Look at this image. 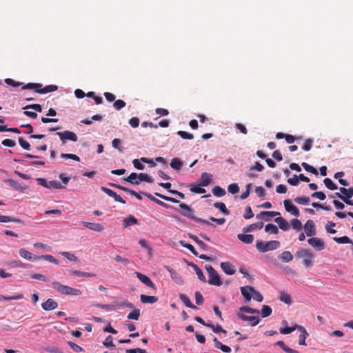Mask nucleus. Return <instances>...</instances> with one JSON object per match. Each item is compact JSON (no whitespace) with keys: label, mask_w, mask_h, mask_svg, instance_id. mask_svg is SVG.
Returning a JSON list of instances; mask_svg holds the SVG:
<instances>
[{"label":"nucleus","mask_w":353,"mask_h":353,"mask_svg":"<svg viewBox=\"0 0 353 353\" xmlns=\"http://www.w3.org/2000/svg\"><path fill=\"white\" fill-rule=\"evenodd\" d=\"M307 243L314 248L316 249L319 251H321L324 249L325 243L324 242L319 238L317 237H312L308 239Z\"/></svg>","instance_id":"10"},{"label":"nucleus","mask_w":353,"mask_h":353,"mask_svg":"<svg viewBox=\"0 0 353 353\" xmlns=\"http://www.w3.org/2000/svg\"><path fill=\"white\" fill-rule=\"evenodd\" d=\"M280 215V213L279 212H274V211H263L259 214L256 216L257 219H259L260 217H263L265 216H268L270 217H274L276 216Z\"/></svg>","instance_id":"41"},{"label":"nucleus","mask_w":353,"mask_h":353,"mask_svg":"<svg viewBox=\"0 0 353 353\" xmlns=\"http://www.w3.org/2000/svg\"><path fill=\"white\" fill-rule=\"evenodd\" d=\"M81 224L85 228L96 232H102L104 229L102 225L97 223L82 221Z\"/></svg>","instance_id":"15"},{"label":"nucleus","mask_w":353,"mask_h":353,"mask_svg":"<svg viewBox=\"0 0 353 353\" xmlns=\"http://www.w3.org/2000/svg\"><path fill=\"white\" fill-rule=\"evenodd\" d=\"M336 224L332 221H327V223L325 225V230L327 233L335 234L336 230L332 229V227H335Z\"/></svg>","instance_id":"62"},{"label":"nucleus","mask_w":353,"mask_h":353,"mask_svg":"<svg viewBox=\"0 0 353 353\" xmlns=\"http://www.w3.org/2000/svg\"><path fill=\"white\" fill-rule=\"evenodd\" d=\"M297 326H300V325L295 324L292 327H281L279 329V331H280V333H281L283 334H290L291 332H292L295 330H297V327H296Z\"/></svg>","instance_id":"44"},{"label":"nucleus","mask_w":353,"mask_h":353,"mask_svg":"<svg viewBox=\"0 0 353 353\" xmlns=\"http://www.w3.org/2000/svg\"><path fill=\"white\" fill-rule=\"evenodd\" d=\"M221 268L227 274L232 275L235 273V269L234 266L229 262H222L221 263Z\"/></svg>","instance_id":"18"},{"label":"nucleus","mask_w":353,"mask_h":353,"mask_svg":"<svg viewBox=\"0 0 353 353\" xmlns=\"http://www.w3.org/2000/svg\"><path fill=\"white\" fill-rule=\"evenodd\" d=\"M190 191L192 192L196 193V194H203L206 192V190L204 188L200 187L198 185H190Z\"/></svg>","instance_id":"52"},{"label":"nucleus","mask_w":353,"mask_h":353,"mask_svg":"<svg viewBox=\"0 0 353 353\" xmlns=\"http://www.w3.org/2000/svg\"><path fill=\"white\" fill-rule=\"evenodd\" d=\"M63 294L80 295L81 292L78 288H58Z\"/></svg>","instance_id":"20"},{"label":"nucleus","mask_w":353,"mask_h":353,"mask_svg":"<svg viewBox=\"0 0 353 353\" xmlns=\"http://www.w3.org/2000/svg\"><path fill=\"white\" fill-rule=\"evenodd\" d=\"M295 256L297 259H302V264L305 268H311L313 265L314 254L310 250L299 248L296 251Z\"/></svg>","instance_id":"1"},{"label":"nucleus","mask_w":353,"mask_h":353,"mask_svg":"<svg viewBox=\"0 0 353 353\" xmlns=\"http://www.w3.org/2000/svg\"><path fill=\"white\" fill-rule=\"evenodd\" d=\"M272 308L268 305H263L261 314L263 318L269 316L272 314Z\"/></svg>","instance_id":"48"},{"label":"nucleus","mask_w":353,"mask_h":353,"mask_svg":"<svg viewBox=\"0 0 353 353\" xmlns=\"http://www.w3.org/2000/svg\"><path fill=\"white\" fill-rule=\"evenodd\" d=\"M61 254L70 261H72L77 263L79 262V260L74 254H71L68 252H63L61 253Z\"/></svg>","instance_id":"54"},{"label":"nucleus","mask_w":353,"mask_h":353,"mask_svg":"<svg viewBox=\"0 0 353 353\" xmlns=\"http://www.w3.org/2000/svg\"><path fill=\"white\" fill-rule=\"evenodd\" d=\"M214 206L219 209L225 215H228L230 214V211L227 209L225 203L223 202L214 203Z\"/></svg>","instance_id":"33"},{"label":"nucleus","mask_w":353,"mask_h":353,"mask_svg":"<svg viewBox=\"0 0 353 353\" xmlns=\"http://www.w3.org/2000/svg\"><path fill=\"white\" fill-rule=\"evenodd\" d=\"M263 222L252 223V224L250 225L248 227L244 228L243 232H251V231L254 230L255 228L261 229L263 228Z\"/></svg>","instance_id":"37"},{"label":"nucleus","mask_w":353,"mask_h":353,"mask_svg":"<svg viewBox=\"0 0 353 353\" xmlns=\"http://www.w3.org/2000/svg\"><path fill=\"white\" fill-rule=\"evenodd\" d=\"M228 190L231 194H236L239 191V187L237 183H232L228 187Z\"/></svg>","instance_id":"60"},{"label":"nucleus","mask_w":353,"mask_h":353,"mask_svg":"<svg viewBox=\"0 0 353 353\" xmlns=\"http://www.w3.org/2000/svg\"><path fill=\"white\" fill-rule=\"evenodd\" d=\"M0 132H11L17 134H20L21 131L17 128H7L6 125H0Z\"/></svg>","instance_id":"49"},{"label":"nucleus","mask_w":353,"mask_h":353,"mask_svg":"<svg viewBox=\"0 0 353 353\" xmlns=\"http://www.w3.org/2000/svg\"><path fill=\"white\" fill-rule=\"evenodd\" d=\"M294 201L301 205H307L310 203V198L307 196H298L294 199Z\"/></svg>","instance_id":"51"},{"label":"nucleus","mask_w":353,"mask_h":353,"mask_svg":"<svg viewBox=\"0 0 353 353\" xmlns=\"http://www.w3.org/2000/svg\"><path fill=\"white\" fill-rule=\"evenodd\" d=\"M42 84L38 83H28L22 87L23 90H34L39 94H46L57 90L58 87L55 85H49L41 88Z\"/></svg>","instance_id":"2"},{"label":"nucleus","mask_w":353,"mask_h":353,"mask_svg":"<svg viewBox=\"0 0 353 353\" xmlns=\"http://www.w3.org/2000/svg\"><path fill=\"white\" fill-rule=\"evenodd\" d=\"M137 176L138 174L132 172L128 177L124 178L123 180L133 185H139V181Z\"/></svg>","instance_id":"27"},{"label":"nucleus","mask_w":353,"mask_h":353,"mask_svg":"<svg viewBox=\"0 0 353 353\" xmlns=\"http://www.w3.org/2000/svg\"><path fill=\"white\" fill-rule=\"evenodd\" d=\"M304 230L307 236H314L316 234L314 221L312 220H307L304 225Z\"/></svg>","instance_id":"13"},{"label":"nucleus","mask_w":353,"mask_h":353,"mask_svg":"<svg viewBox=\"0 0 353 353\" xmlns=\"http://www.w3.org/2000/svg\"><path fill=\"white\" fill-rule=\"evenodd\" d=\"M38 257H40V260L46 259V260L48 261L49 262L53 263L55 264H59V263L57 259H56L53 256L50 255V254L38 256Z\"/></svg>","instance_id":"55"},{"label":"nucleus","mask_w":353,"mask_h":353,"mask_svg":"<svg viewBox=\"0 0 353 353\" xmlns=\"http://www.w3.org/2000/svg\"><path fill=\"white\" fill-rule=\"evenodd\" d=\"M279 259L283 262H289L293 259V256L289 251H284L281 253Z\"/></svg>","instance_id":"34"},{"label":"nucleus","mask_w":353,"mask_h":353,"mask_svg":"<svg viewBox=\"0 0 353 353\" xmlns=\"http://www.w3.org/2000/svg\"><path fill=\"white\" fill-rule=\"evenodd\" d=\"M179 298L188 307H190L194 310H196L198 308L196 305L192 303L190 299L185 294H181L179 295Z\"/></svg>","instance_id":"28"},{"label":"nucleus","mask_w":353,"mask_h":353,"mask_svg":"<svg viewBox=\"0 0 353 353\" xmlns=\"http://www.w3.org/2000/svg\"><path fill=\"white\" fill-rule=\"evenodd\" d=\"M323 183L329 190H334L338 188L337 185L330 178L324 179Z\"/></svg>","instance_id":"42"},{"label":"nucleus","mask_w":353,"mask_h":353,"mask_svg":"<svg viewBox=\"0 0 353 353\" xmlns=\"http://www.w3.org/2000/svg\"><path fill=\"white\" fill-rule=\"evenodd\" d=\"M120 188V190L127 192V193H129L132 196H134L137 197V199L139 200H141L142 199V196H141L140 194H141L140 192L139 193H137V192H135L134 190H131V189H129L126 187H119Z\"/></svg>","instance_id":"40"},{"label":"nucleus","mask_w":353,"mask_h":353,"mask_svg":"<svg viewBox=\"0 0 353 353\" xmlns=\"http://www.w3.org/2000/svg\"><path fill=\"white\" fill-rule=\"evenodd\" d=\"M140 316V310L139 309H134V310L130 312L128 315V319L138 320Z\"/></svg>","instance_id":"56"},{"label":"nucleus","mask_w":353,"mask_h":353,"mask_svg":"<svg viewBox=\"0 0 353 353\" xmlns=\"http://www.w3.org/2000/svg\"><path fill=\"white\" fill-rule=\"evenodd\" d=\"M126 103L121 99L116 100L114 102L113 106L117 110H119L125 106Z\"/></svg>","instance_id":"59"},{"label":"nucleus","mask_w":353,"mask_h":353,"mask_svg":"<svg viewBox=\"0 0 353 353\" xmlns=\"http://www.w3.org/2000/svg\"><path fill=\"white\" fill-rule=\"evenodd\" d=\"M135 274L137 275V278L144 285H145L148 287H154L152 281L150 280V279L148 276H146L145 274H141L140 272H136Z\"/></svg>","instance_id":"19"},{"label":"nucleus","mask_w":353,"mask_h":353,"mask_svg":"<svg viewBox=\"0 0 353 353\" xmlns=\"http://www.w3.org/2000/svg\"><path fill=\"white\" fill-rule=\"evenodd\" d=\"M207 327L212 328L213 332L215 333H219V332H222L224 334L226 333V330H223L222 328V327L219 325H214L210 323V324L207 325Z\"/></svg>","instance_id":"53"},{"label":"nucleus","mask_w":353,"mask_h":353,"mask_svg":"<svg viewBox=\"0 0 353 353\" xmlns=\"http://www.w3.org/2000/svg\"><path fill=\"white\" fill-rule=\"evenodd\" d=\"M205 269L209 276V284L217 286L222 285L218 272L211 265H206Z\"/></svg>","instance_id":"7"},{"label":"nucleus","mask_w":353,"mask_h":353,"mask_svg":"<svg viewBox=\"0 0 353 353\" xmlns=\"http://www.w3.org/2000/svg\"><path fill=\"white\" fill-rule=\"evenodd\" d=\"M179 208L183 211L182 214L192 221L205 225H213L208 221L195 216L193 210L188 205L181 203L179 204Z\"/></svg>","instance_id":"3"},{"label":"nucleus","mask_w":353,"mask_h":353,"mask_svg":"<svg viewBox=\"0 0 353 353\" xmlns=\"http://www.w3.org/2000/svg\"><path fill=\"white\" fill-rule=\"evenodd\" d=\"M244 312H240V310L236 312V316L239 319L250 322L251 326H255L259 323V319L254 316H247L243 314Z\"/></svg>","instance_id":"9"},{"label":"nucleus","mask_w":353,"mask_h":353,"mask_svg":"<svg viewBox=\"0 0 353 353\" xmlns=\"http://www.w3.org/2000/svg\"><path fill=\"white\" fill-rule=\"evenodd\" d=\"M179 243L182 247L185 248L190 251L194 256H199L198 252L192 245L185 243L184 241H180Z\"/></svg>","instance_id":"35"},{"label":"nucleus","mask_w":353,"mask_h":353,"mask_svg":"<svg viewBox=\"0 0 353 353\" xmlns=\"http://www.w3.org/2000/svg\"><path fill=\"white\" fill-rule=\"evenodd\" d=\"M141 301L143 303H154L158 301V298L155 296H148L145 294H141L140 296Z\"/></svg>","instance_id":"25"},{"label":"nucleus","mask_w":353,"mask_h":353,"mask_svg":"<svg viewBox=\"0 0 353 353\" xmlns=\"http://www.w3.org/2000/svg\"><path fill=\"white\" fill-rule=\"evenodd\" d=\"M154 194H155L157 196H158V197H159V198H161V199H163V200H165V201H170V202H172V203H179V200H177V199H175V198L170 197V196H168L163 195V194H160V193H158V192H155V193H154Z\"/></svg>","instance_id":"45"},{"label":"nucleus","mask_w":353,"mask_h":353,"mask_svg":"<svg viewBox=\"0 0 353 353\" xmlns=\"http://www.w3.org/2000/svg\"><path fill=\"white\" fill-rule=\"evenodd\" d=\"M0 222H1V223L14 222V223H23V221L19 219H16V218H13V217L5 216V215H1V214H0Z\"/></svg>","instance_id":"29"},{"label":"nucleus","mask_w":353,"mask_h":353,"mask_svg":"<svg viewBox=\"0 0 353 353\" xmlns=\"http://www.w3.org/2000/svg\"><path fill=\"white\" fill-rule=\"evenodd\" d=\"M165 268L170 273V276L175 281L176 284H182V279L175 270L168 266H166Z\"/></svg>","instance_id":"21"},{"label":"nucleus","mask_w":353,"mask_h":353,"mask_svg":"<svg viewBox=\"0 0 353 353\" xmlns=\"http://www.w3.org/2000/svg\"><path fill=\"white\" fill-rule=\"evenodd\" d=\"M265 230L267 232H270V233L274 234H276L279 232L278 228L272 223L267 224L265 227Z\"/></svg>","instance_id":"46"},{"label":"nucleus","mask_w":353,"mask_h":353,"mask_svg":"<svg viewBox=\"0 0 353 353\" xmlns=\"http://www.w3.org/2000/svg\"><path fill=\"white\" fill-rule=\"evenodd\" d=\"M237 237L241 241L247 244H250L254 241V236L252 234H239Z\"/></svg>","instance_id":"24"},{"label":"nucleus","mask_w":353,"mask_h":353,"mask_svg":"<svg viewBox=\"0 0 353 353\" xmlns=\"http://www.w3.org/2000/svg\"><path fill=\"white\" fill-rule=\"evenodd\" d=\"M212 174H208L207 172H203L201 174V183L200 185L201 186H207L208 185L212 180Z\"/></svg>","instance_id":"23"},{"label":"nucleus","mask_w":353,"mask_h":353,"mask_svg":"<svg viewBox=\"0 0 353 353\" xmlns=\"http://www.w3.org/2000/svg\"><path fill=\"white\" fill-rule=\"evenodd\" d=\"M213 341L214 343V346L216 348L221 350L223 352L226 353L231 352V348L225 345H223L221 341H219L216 337L214 338Z\"/></svg>","instance_id":"22"},{"label":"nucleus","mask_w":353,"mask_h":353,"mask_svg":"<svg viewBox=\"0 0 353 353\" xmlns=\"http://www.w3.org/2000/svg\"><path fill=\"white\" fill-rule=\"evenodd\" d=\"M333 240L341 244H345V243H352V240L347 236H343L342 237H334Z\"/></svg>","instance_id":"47"},{"label":"nucleus","mask_w":353,"mask_h":353,"mask_svg":"<svg viewBox=\"0 0 353 353\" xmlns=\"http://www.w3.org/2000/svg\"><path fill=\"white\" fill-rule=\"evenodd\" d=\"M313 143V140L311 139H307L305 141L304 144L302 146V149L305 151H309L312 148Z\"/></svg>","instance_id":"63"},{"label":"nucleus","mask_w":353,"mask_h":353,"mask_svg":"<svg viewBox=\"0 0 353 353\" xmlns=\"http://www.w3.org/2000/svg\"><path fill=\"white\" fill-rule=\"evenodd\" d=\"M179 208L183 211L182 214L192 221L205 225H213L208 221L195 216L193 210L188 205L181 203L179 204Z\"/></svg>","instance_id":"4"},{"label":"nucleus","mask_w":353,"mask_h":353,"mask_svg":"<svg viewBox=\"0 0 353 353\" xmlns=\"http://www.w3.org/2000/svg\"><path fill=\"white\" fill-rule=\"evenodd\" d=\"M96 307H99V308H103V309L106 310L107 311H112V310H117L118 308V305H114V304H101V303H99V304H97Z\"/></svg>","instance_id":"43"},{"label":"nucleus","mask_w":353,"mask_h":353,"mask_svg":"<svg viewBox=\"0 0 353 353\" xmlns=\"http://www.w3.org/2000/svg\"><path fill=\"white\" fill-rule=\"evenodd\" d=\"M241 292L246 302L250 301L252 299L258 302L263 301V296L254 288H241Z\"/></svg>","instance_id":"6"},{"label":"nucleus","mask_w":353,"mask_h":353,"mask_svg":"<svg viewBox=\"0 0 353 353\" xmlns=\"http://www.w3.org/2000/svg\"><path fill=\"white\" fill-rule=\"evenodd\" d=\"M5 83L7 85L12 86L14 88H17V87H19V86L22 85V83L15 81L14 80H13L12 79H10V78L6 79H5Z\"/></svg>","instance_id":"61"},{"label":"nucleus","mask_w":353,"mask_h":353,"mask_svg":"<svg viewBox=\"0 0 353 353\" xmlns=\"http://www.w3.org/2000/svg\"><path fill=\"white\" fill-rule=\"evenodd\" d=\"M137 223V219L132 215H130L123 221L124 228Z\"/></svg>","instance_id":"31"},{"label":"nucleus","mask_w":353,"mask_h":353,"mask_svg":"<svg viewBox=\"0 0 353 353\" xmlns=\"http://www.w3.org/2000/svg\"><path fill=\"white\" fill-rule=\"evenodd\" d=\"M177 134L179 135L183 139H192L194 138L192 134L185 131L179 130L177 132Z\"/></svg>","instance_id":"57"},{"label":"nucleus","mask_w":353,"mask_h":353,"mask_svg":"<svg viewBox=\"0 0 353 353\" xmlns=\"http://www.w3.org/2000/svg\"><path fill=\"white\" fill-rule=\"evenodd\" d=\"M280 246L279 241L273 240L270 241H258L256 243V248L262 252L276 250Z\"/></svg>","instance_id":"5"},{"label":"nucleus","mask_w":353,"mask_h":353,"mask_svg":"<svg viewBox=\"0 0 353 353\" xmlns=\"http://www.w3.org/2000/svg\"><path fill=\"white\" fill-rule=\"evenodd\" d=\"M57 134L59 137L63 144H64L67 140H70L74 142L78 141L77 134L72 131L65 130L63 132H58Z\"/></svg>","instance_id":"8"},{"label":"nucleus","mask_w":353,"mask_h":353,"mask_svg":"<svg viewBox=\"0 0 353 353\" xmlns=\"http://www.w3.org/2000/svg\"><path fill=\"white\" fill-rule=\"evenodd\" d=\"M170 166L176 170H180L183 166V162L179 158L175 157L171 160Z\"/></svg>","instance_id":"26"},{"label":"nucleus","mask_w":353,"mask_h":353,"mask_svg":"<svg viewBox=\"0 0 353 353\" xmlns=\"http://www.w3.org/2000/svg\"><path fill=\"white\" fill-rule=\"evenodd\" d=\"M276 345L281 347L283 350H284L287 353H299L298 351L294 350L289 347H288L285 343L282 341H279L276 343Z\"/></svg>","instance_id":"32"},{"label":"nucleus","mask_w":353,"mask_h":353,"mask_svg":"<svg viewBox=\"0 0 353 353\" xmlns=\"http://www.w3.org/2000/svg\"><path fill=\"white\" fill-rule=\"evenodd\" d=\"M297 330L299 332V344L300 345H306L305 339L309 336L308 332L305 330V328L302 326H297Z\"/></svg>","instance_id":"12"},{"label":"nucleus","mask_w":353,"mask_h":353,"mask_svg":"<svg viewBox=\"0 0 353 353\" xmlns=\"http://www.w3.org/2000/svg\"><path fill=\"white\" fill-rule=\"evenodd\" d=\"M19 145L25 150H30V145L23 137H19Z\"/></svg>","instance_id":"64"},{"label":"nucleus","mask_w":353,"mask_h":353,"mask_svg":"<svg viewBox=\"0 0 353 353\" xmlns=\"http://www.w3.org/2000/svg\"><path fill=\"white\" fill-rule=\"evenodd\" d=\"M283 205L285 209L287 212L291 213L292 215L295 216H299V209L292 203L291 201L289 199H286L283 201Z\"/></svg>","instance_id":"11"},{"label":"nucleus","mask_w":353,"mask_h":353,"mask_svg":"<svg viewBox=\"0 0 353 353\" xmlns=\"http://www.w3.org/2000/svg\"><path fill=\"white\" fill-rule=\"evenodd\" d=\"M274 221L279 225V228L283 230L287 231L290 230V225L287 220L284 218L279 216L274 219Z\"/></svg>","instance_id":"17"},{"label":"nucleus","mask_w":353,"mask_h":353,"mask_svg":"<svg viewBox=\"0 0 353 353\" xmlns=\"http://www.w3.org/2000/svg\"><path fill=\"white\" fill-rule=\"evenodd\" d=\"M279 299L287 305L292 304V299L290 295L285 292H280Z\"/></svg>","instance_id":"30"},{"label":"nucleus","mask_w":353,"mask_h":353,"mask_svg":"<svg viewBox=\"0 0 353 353\" xmlns=\"http://www.w3.org/2000/svg\"><path fill=\"white\" fill-rule=\"evenodd\" d=\"M212 193L214 196L221 197L225 194V191L223 188L220 186H214L212 190Z\"/></svg>","instance_id":"39"},{"label":"nucleus","mask_w":353,"mask_h":353,"mask_svg":"<svg viewBox=\"0 0 353 353\" xmlns=\"http://www.w3.org/2000/svg\"><path fill=\"white\" fill-rule=\"evenodd\" d=\"M192 266L194 268L198 278L201 281H205V277L203 271L196 265L192 264Z\"/></svg>","instance_id":"58"},{"label":"nucleus","mask_w":353,"mask_h":353,"mask_svg":"<svg viewBox=\"0 0 353 353\" xmlns=\"http://www.w3.org/2000/svg\"><path fill=\"white\" fill-rule=\"evenodd\" d=\"M301 165L303 167V168L307 171V172H310L315 175H318V171L317 170L314 168L313 166L309 165L308 163H305V162H303L301 163Z\"/></svg>","instance_id":"50"},{"label":"nucleus","mask_w":353,"mask_h":353,"mask_svg":"<svg viewBox=\"0 0 353 353\" xmlns=\"http://www.w3.org/2000/svg\"><path fill=\"white\" fill-rule=\"evenodd\" d=\"M42 308L46 311L55 310L58 307V303L52 299H48L41 304Z\"/></svg>","instance_id":"16"},{"label":"nucleus","mask_w":353,"mask_h":353,"mask_svg":"<svg viewBox=\"0 0 353 353\" xmlns=\"http://www.w3.org/2000/svg\"><path fill=\"white\" fill-rule=\"evenodd\" d=\"M137 177H138L139 182L140 181H145L148 183H152L154 181V179H152V177L145 173H139L138 174Z\"/></svg>","instance_id":"36"},{"label":"nucleus","mask_w":353,"mask_h":353,"mask_svg":"<svg viewBox=\"0 0 353 353\" xmlns=\"http://www.w3.org/2000/svg\"><path fill=\"white\" fill-rule=\"evenodd\" d=\"M239 310H240V312H246L252 314H258L260 312L259 310L248 306H242Z\"/></svg>","instance_id":"38"},{"label":"nucleus","mask_w":353,"mask_h":353,"mask_svg":"<svg viewBox=\"0 0 353 353\" xmlns=\"http://www.w3.org/2000/svg\"><path fill=\"white\" fill-rule=\"evenodd\" d=\"M19 253L21 257L30 261H36L40 260V257H38V256L33 255L29 251L23 248L20 249Z\"/></svg>","instance_id":"14"}]
</instances>
